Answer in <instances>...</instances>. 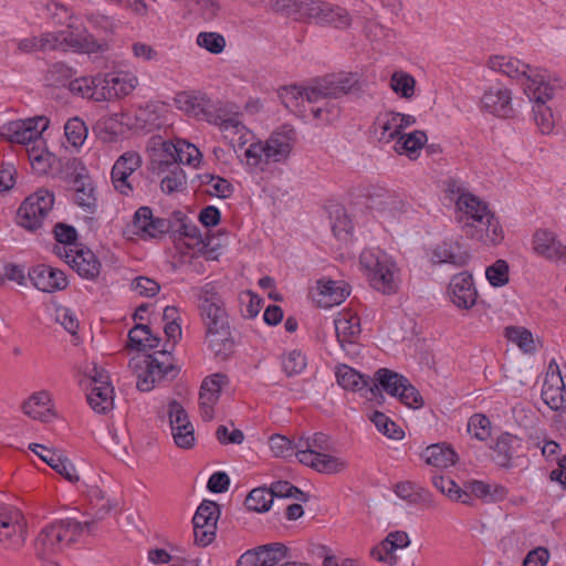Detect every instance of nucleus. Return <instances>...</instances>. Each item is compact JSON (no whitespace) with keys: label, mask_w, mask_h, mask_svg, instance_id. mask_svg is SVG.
Wrapping results in <instances>:
<instances>
[{"label":"nucleus","mask_w":566,"mask_h":566,"mask_svg":"<svg viewBox=\"0 0 566 566\" xmlns=\"http://www.w3.org/2000/svg\"><path fill=\"white\" fill-rule=\"evenodd\" d=\"M505 337L524 353H533L536 349L533 334L525 327L509 326L505 328Z\"/></svg>","instance_id":"obj_48"},{"label":"nucleus","mask_w":566,"mask_h":566,"mask_svg":"<svg viewBox=\"0 0 566 566\" xmlns=\"http://www.w3.org/2000/svg\"><path fill=\"white\" fill-rule=\"evenodd\" d=\"M336 337L349 355H357V345L354 339L360 333L359 317L352 312H342L334 321Z\"/></svg>","instance_id":"obj_26"},{"label":"nucleus","mask_w":566,"mask_h":566,"mask_svg":"<svg viewBox=\"0 0 566 566\" xmlns=\"http://www.w3.org/2000/svg\"><path fill=\"white\" fill-rule=\"evenodd\" d=\"M129 344L137 350L155 349L159 346L160 338L154 335L150 328L144 324H137L128 333Z\"/></svg>","instance_id":"obj_45"},{"label":"nucleus","mask_w":566,"mask_h":566,"mask_svg":"<svg viewBox=\"0 0 566 566\" xmlns=\"http://www.w3.org/2000/svg\"><path fill=\"white\" fill-rule=\"evenodd\" d=\"M39 44L41 52L53 50H83L86 52H102L106 49L105 43H97L93 39H83L75 36L70 30L57 32H45L40 35Z\"/></svg>","instance_id":"obj_12"},{"label":"nucleus","mask_w":566,"mask_h":566,"mask_svg":"<svg viewBox=\"0 0 566 566\" xmlns=\"http://www.w3.org/2000/svg\"><path fill=\"white\" fill-rule=\"evenodd\" d=\"M358 77L355 74L342 75L336 78H325L317 82L318 92H321L323 98L326 96L342 97L343 95L358 90Z\"/></svg>","instance_id":"obj_35"},{"label":"nucleus","mask_w":566,"mask_h":566,"mask_svg":"<svg viewBox=\"0 0 566 566\" xmlns=\"http://www.w3.org/2000/svg\"><path fill=\"white\" fill-rule=\"evenodd\" d=\"M468 431L478 440L485 441L491 436V422L485 416L475 413L469 419Z\"/></svg>","instance_id":"obj_64"},{"label":"nucleus","mask_w":566,"mask_h":566,"mask_svg":"<svg viewBox=\"0 0 566 566\" xmlns=\"http://www.w3.org/2000/svg\"><path fill=\"white\" fill-rule=\"evenodd\" d=\"M90 527V522L82 524L72 518L60 520L44 526L34 541L36 557L41 560H50L77 542L84 528Z\"/></svg>","instance_id":"obj_4"},{"label":"nucleus","mask_w":566,"mask_h":566,"mask_svg":"<svg viewBox=\"0 0 566 566\" xmlns=\"http://www.w3.org/2000/svg\"><path fill=\"white\" fill-rule=\"evenodd\" d=\"M175 146L177 150L175 154L176 164L180 163L192 167L199 166L202 155L195 145L184 139H177Z\"/></svg>","instance_id":"obj_52"},{"label":"nucleus","mask_w":566,"mask_h":566,"mask_svg":"<svg viewBox=\"0 0 566 566\" xmlns=\"http://www.w3.org/2000/svg\"><path fill=\"white\" fill-rule=\"evenodd\" d=\"M23 411L34 420L48 421L53 416L50 395L46 391L33 394L23 403Z\"/></svg>","instance_id":"obj_39"},{"label":"nucleus","mask_w":566,"mask_h":566,"mask_svg":"<svg viewBox=\"0 0 566 566\" xmlns=\"http://www.w3.org/2000/svg\"><path fill=\"white\" fill-rule=\"evenodd\" d=\"M279 96L286 108L300 113H306L308 111L306 106L310 103H317L323 98L318 92L317 82L306 87L297 85L282 87L279 91Z\"/></svg>","instance_id":"obj_20"},{"label":"nucleus","mask_w":566,"mask_h":566,"mask_svg":"<svg viewBox=\"0 0 566 566\" xmlns=\"http://www.w3.org/2000/svg\"><path fill=\"white\" fill-rule=\"evenodd\" d=\"M448 297L460 310H470L475 305L478 291L469 272H460L451 277Z\"/></svg>","instance_id":"obj_19"},{"label":"nucleus","mask_w":566,"mask_h":566,"mask_svg":"<svg viewBox=\"0 0 566 566\" xmlns=\"http://www.w3.org/2000/svg\"><path fill=\"white\" fill-rule=\"evenodd\" d=\"M424 461L432 467L447 469L457 463V453L446 444H432L423 452Z\"/></svg>","instance_id":"obj_42"},{"label":"nucleus","mask_w":566,"mask_h":566,"mask_svg":"<svg viewBox=\"0 0 566 566\" xmlns=\"http://www.w3.org/2000/svg\"><path fill=\"white\" fill-rule=\"evenodd\" d=\"M28 277L35 289L46 293L61 291L67 286L66 276L61 270L44 264L29 271Z\"/></svg>","instance_id":"obj_27"},{"label":"nucleus","mask_w":566,"mask_h":566,"mask_svg":"<svg viewBox=\"0 0 566 566\" xmlns=\"http://www.w3.org/2000/svg\"><path fill=\"white\" fill-rule=\"evenodd\" d=\"M532 244L533 251L548 261L562 259L566 251L557 235L546 229H539L534 233Z\"/></svg>","instance_id":"obj_30"},{"label":"nucleus","mask_w":566,"mask_h":566,"mask_svg":"<svg viewBox=\"0 0 566 566\" xmlns=\"http://www.w3.org/2000/svg\"><path fill=\"white\" fill-rule=\"evenodd\" d=\"M219 516L220 509L216 502L206 500L198 506L192 518L197 544L207 546L214 539Z\"/></svg>","instance_id":"obj_15"},{"label":"nucleus","mask_w":566,"mask_h":566,"mask_svg":"<svg viewBox=\"0 0 566 566\" xmlns=\"http://www.w3.org/2000/svg\"><path fill=\"white\" fill-rule=\"evenodd\" d=\"M304 465L312 468L318 473L337 474L344 472L347 469L348 462L342 457H336L324 452Z\"/></svg>","instance_id":"obj_43"},{"label":"nucleus","mask_w":566,"mask_h":566,"mask_svg":"<svg viewBox=\"0 0 566 566\" xmlns=\"http://www.w3.org/2000/svg\"><path fill=\"white\" fill-rule=\"evenodd\" d=\"M54 196L45 189H40L29 196L20 206L17 220L18 224L29 231L40 229L53 208Z\"/></svg>","instance_id":"obj_8"},{"label":"nucleus","mask_w":566,"mask_h":566,"mask_svg":"<svg viewBox=\"0 0 566 566\" xmlns=\"http://www.w3.org/2000/svg\"><path fill=\"white\" fill-rule=\"evenodd\" d=\"M485 276L492 286H503L509 282V264L497 260L485 270Z\"/></svg>","instance_id":"obj_63"},{"label":"nucleus","mask_w":566,"mask_h":566,"mask_svg":"<svg viewBox=\"0 0 566 566\" xmlns=\"http://www.w3.org/2000/svg\"><path fill=\"white\" fill-rule=\"evenodd\" d=\"M390 88L400 97L409 99L415 95L416 80L403 71H396L390 77Z\"/></svg>","instance_id":"obj_49"},{"label":"nucleus","mask_w":566,"mask_h":566,"mask_svg":"<svg viewBox=\"0 0 566 566\" xmlns=\"http://www.w3.org/2000/svg\"><path fill=\"white\" fill-rule=\"evenodd\" d=\"M129 367L136 374V386L140 391H149L161 379L177 375L172 357L167 350L135 357L130 360Z\"/></svg>","instance_id":"obj_7"},{"label":"nucleus","mask_w":566,"mask_h":566,"mask_svg":"<svg viewBox=\"0 0 566 566\" xmlns=\"http://www.w3.org/2000/svg\"><path fill=\"white\" fill-rule=\"evenodd\" d=\"M375 378L377 386H380L388 395L399 398L407 407L415 409L422 407L421 395L402 375L387 368H380Z\"/></svg>","instance_id":"obj_9"},{"label":"nucleus","mask_w":566,"mask_h":566,"mask_svg":"<svg viewBox=\"0 0 566 566\" xmlns=\"http://www.w3.org/2000/svg\"><path fill=\"white\" fill-rule=\"evenodd\" d=\"M542 398L551 409L566 413V388L558 365L554 361L548 365Z\"/></svg>","instance_id":"obj_17"},{"label":"nucleus","mask_w":566,"mask_h":566,"mask_svg":"<svg viewBox=\"0 0 566 566\" xmlns=\"http://www.w3.org/2000/svg\"><path fill=\"white\" fill-rule=\"evenodd\" d=\"M87 401L98 413H106L114 407V388L112 385L91 387Z\"/></svg>","instance_id":"obj_44"},{"label":"nucleus","mask_w":566,"mask_h":566,"mask_svg":"<svg viewBox=\"0 0 566 566\" xmlns=\"http://www.w3.org/2000/svg\"><path fill=\"white\" fill-rule=\"evenodd\" d=\"M455 220L462 232L484 245H496L504 232L489 203L467 190H458L454 200Z\"/></svg>","instance_id":"obj_1"},{"label":"nucleus","mask_w":566,"mask_h":566,"mask_svg":"<svg viewBox=\"0 0 566 566\" xmlns=\"http://www.w3.org/2000/svg\"><path fill=\"white\" fill-rule=\"evenodd\" d=\"M371 209L380 222L392 224L406 211V203L396 196L386 195L374 200Z\"/></svg>","instance_id":"obj_33"},{"label":"nucleus","mask_w":566,"mask_h":566,"mask_svg":"<svg viewBox=\"0 0 566 566\" xmlns=\"http://www.w3.org/2000/svg\"><path fill=\"white\" fill-rule=\"evenodd\" d=\"M220 128L223 134V137L231 143L232 139L240 133L248 134V128L241 123V120L237 116L232 117H222L220 115H214L213 120L210 122Z\"/></svg>","instance_id":"obj_54"},{"label":"nucleus","mask_w":566,"mask_h":566,"mask_svg":"<svg viewBox=\"0 0 566 566\" xmlns=\"http://www.w3.org/2000/svg\"><path fill=\"white\" fill-rule=\"evenodd\" d=\"M306 365V357L298 349L290 350L282 356V368L289 377L301 374Z\"/></svg>","instance_id":"obj_59"},{"label":"nucleus","mask_w":566,"mask_h":566,"mask_svg":"<svg viewBox=\"0 0 566 566\" xmlns=\"http://www.w3.org/2000/svg\"><path fill=\"white\" fill-rule=\"evenodd\" d=\"M337 96H326L317 103H310L308 113L321 123H331L339 115V107L335 102Z\"/></svg>","instance_id":"obj_47"},{"label":"nucleus","mask_w":566,"mask_h":566,"mask_svg":"<svg viewBox=\"0 0 566 566\" xmlns=\"http://www.w3.org/2000/svg\"><path fill=\"white\" fill-rule=\"evenodd\" d=\"M395 493L398 497L411 504H422L429 506L432 503L431 495L428 491L409 481L399 482L396 484Z\"/></svg>","instance_id":"obj_46"},{"label":"nucleus","mask_w":566,"mask_h":566,"mask_svg":"<svg viewBox=\"0 0 566 566\" xmlns=\"http://www.w3.org/2000/svg\"><path fill=\"white\" fill-rule=\"evenodd\" d=\"M520 448V438L507 432L502 433L492 447V459L502 468H511L512 459Z\"/></svg>","instance_id":"obj_34"},{"label":"nucleus","mask_w":566,"mask_h":566,"mask_svg":"<svg viewBox=\"0 0 566 566\" xmlns=\"http://www.w3.org/2000/svg\"><path fill=\"white\" fill-rule=\"evenodd\" d=\"M481 107L489 114L511 117L514 112L511 90L502 85L490 86L481 97Z\"/></svg>","instance_id":"obj_25"},{"label":"nucleus","mask_w":566,"mask_h":566,"mask_svg":"<svg viewBox=\"0 0 566 566\" xmlns=\"http://www.w3.org/2000/svg\"><path fill=\"white\" fill-rule=\"evenodd\" d=\"M316 302L321 307L338 305L349 295V285L345 281L319 280Z\"/></svg>","instance_id":"obj_32"},{"label":"nucleus","mask_w":566,"mask_h":566,"mask_svg":"<svg viewBox=\"0 0 566 566\" xmlns=\"http://www.w3.org/2000/svg\"><path fill=\"white\" fill-rule=\"evenodd\" d=\"M488 65L495 72L520 81L530 99L542 101L555 91L556 85L551 84L543 72L531 69L516 57L494 55L489 59Z\"/></svg>","instance_id":"obj_3"},{"label":"nucleus","mask_w":566,"mask_h":566,"mask_svg":"<svg viewBox=\"0 0 566 566\" xmlns=\"http://www.w3.org/2000/svg\"><path fill=\"white\" fill-rule=\"evenodd\" d=\"M149 151L154 169L156 165L159 170H163L161 167L164 166H177L175 142L164 140L161 137H154L150 142Z\"/></svg>","instance_id":"obj_36"},{"label":"nucleus","mask_w":566,"mask_h":566,"mask_svg":"<svg viewBox=\"0 0 566 566\" xmlns=\"http://www.w3.org/2000/svg\"><path fill=\"white\" fill-rule=\"evenodd\" d=\"M432 483L441 493L446 494L451 500L468 503V492L461 490L453 480L442 475H434L432 478Z\"/></svg>","instance_id":"obj_57"},{"label":"nucleus","mask_w":566,"mask_h":566,"mask_svg":"<svg viewBox=\"0 0 566 566\" xmlns=\"http://www.w3.org/2000/svg\"><path fill=\"white\" fill-rule=\"evenodd\" d=\"M329 449L328 437L316 432L307 437H301L295 441V457L302 464L308 463L321 453Z\"/></svg>","instance_id":"obj_31"},{"label":"nucleus","mask_w":566,"mask_h":566,"mask_svg":"<svg viewBox=\"0 0 566 566\" xmlns=\"http://www.w3.org/2000/svg\"><path fill=\"white\" fill-rule=\"evenodd\" d=\"M102 94L105 101L129 95L139 84L138 76L130 71L113 72L102 76Z\"/></svg>","instance_id":"obj_23"},{"label":"nucleus","mask_w":566,"mask_h":566,"mask_svg":"<svg viewBox=\"0 0 566 566\" xmlns=\"http://www.w3.org/2000/svg\"><path fill=\"white\" fill-rule=\"evenodd\" d=\"M49 120L39 116L23 120L10 122L3 125L1 134L11 143L25 145L27 148L43 145L42 133L48 128Z\"/></svg>","instance_id":"obj_10"},{"label":"nucleus","mask_w":566,"mask_h":566,"mask_svg":"<svg viewBox=\"0 0 566 566\" xmlns=\"http://www.w3.org/2000/svg\"><path fill=\"white\" fill-rule=\"evenodd\" d=\"M186 174L179 166H174V168L170 169L160 181V188L167 195L182 191L186 188Z\"/></svg>","instance_id":"obj_56"},{"label":"nucleus","mask_w":566,"mask_h":566,"mask_svg":"<svg viewBox=\"0 0 566 566\" xmlns=\"http://www.w3.org/2000/svg\"><path fill=\"white\" fill-rule=\"evenodd\" d=\"M198 298L208 345L217 356H226L232 347V342L223 301L211 283L199 289Z\"/></svg>","instance_id":"obj_2"},{"label":"nucleus","mask_w":566,"mask_h":566,"mask_svg":"<svg viewBox=\"0 0 566 566\" xmlns=\"http://www.w3.org/2000/svg\"><path fill=\"white\" fill-rule=\"evenodd\" d=\"M142 156L134 150L122 154L113 165L111 180L114 189L124 196L134 191V172L142 166Z\"/></svg>","instance_id":"obj_14"},{"label":"nucleus","mask_w":566,"mask_h":566,"mask_svg":"<svg viewBox=\"0 0 566 566\" xmlns=\"http://www.w3.org/2000/svg\"><path fill=\"white\" fill-rule=\"evenodd\" d=\"M430 260L434 264L464 266L470 260V253L458 241L446 240L431 250Z\"/></svg>","instance_id":"obj_28"},{"label":"nucleus","mask_w":566,"mask_h":566,"mask_svg":"<svg viewBox=\"0 0 566 566\" xmlns=\"http://www.w3.org/2000/svg\"><path fill=\"white\" fill-rule=\"evenodd\" d=\"M554 92L542 101L533 99L535 106L533 108L534 119L542 134H549L554 129V118L552 111L545 106L546 101L551 99Z\"/></svg>","instance_id":"obj_51"},{"label":"nucleus","mask_w":566,"mask_h":566,"mask_svg":"<svg viewBox=\"0 0 566 566\" xmlns=\"http://www.w3.org/2000/svg\"><path fill=\"white\" fill-rule=\"evenodd\" d=\"M307 19L319 25L348 29L353 17L347 9L324 1L311 0L307 4Z\"/></svg>","instance_id":"obj_13"},{"label":"nucleus","mask_w":566,"mask_h":566,"mask_svg":"<svg viewBox=\"0 0 566 566\" xmlns=\"http://www.w3.org/2000/svg\"><path fill=\"white\" fill-rule=\"evenodd\" d=\"M359 265L370 285L382 294H394L399 289V269L385 251L370 248L359 255Z\"/></svg>","instance_id":"obj_5"},{"label":"nucleus","mask_w":566,"mask_h":566,"mask_svg":"<svg viewBox=\"0 0 566 566\" xmlns=\"http://www.w3.org/2000/svg\"><path fill=\"white\" fill-rule=\"evenodd\" d=\"M27 541V523L14 509H0V546L8 551H19Z\"/></svg>","instance_id":"obj_11"},{"label":"nucleus","mask_w":566,"mask_h":566,"mask_svg":"<svg viewBox=\"0 0 566 566\" xmlns=\"http://www.w3.org/2000/svg\"><path fill=\"white\" fill-rule=\"evenodd\" d=\"M133 234L142 239H155L170 230V221L165 218L154 217L149 207H140L134 214L132 222Z\"/></svg>","instance_id":"obj_18"},{"label":"nucleus","mask_w":566,"mask_h":566,"mask_svg":"<svg viewBox=\"0 0 566 566\" xmlns=\"http://www.w3.org/2000/svg\"><path fill=\"white\" fill-rule=\"evenodd\" d=\"M196 43L211 54L222 53L227 44L224 36L217 32H200L197 35Z\"/></svg>","instance_id":"obj_61"},{"label":"nucleus","mask_w":566,"mask_h":566,"mask_svg":"<svg viewBox=\"0 0 566 566\" xmlns=\"http://www.w3.org/2000/svg\"><path fill=\"white\" fill-rule=\"evenodd\" d=\"M272 493L269 489L256 488L253 489L245 499V506L250 511L258 513L266 512L272 505Z\"/></svg>","instance_id":"obj_55"},{"label":"nucleus","mask_w":566,"mask_h":566,"mask_svg":"<svg viewBox=\"0 0 566 566\" xmlns=\"http://www.w3.org/2000/svg\"><path fill=\"white\" fill-rule=\"evenodd\" d=\"M427 142L428 137L423 130L400 134L395 143V150L399 155H406L410 159H416Z\"/></svg>","instance_id":"obj_38"},{"label":"nucleus","mask_w":566,"mask_h":566,"mask_svg":"<svg viewBox=\"0 0 566 566\" xmlns=\"http://www.w3.org/2000/svg\"><path fill=\"white\" fill-rule=\"evenodd\" d=\"M74 202L86 212L94 213L97 208L95 187L91 179L77 177L74 180Z\"/></svg>","instance_id":"obj_40"},{"label":"nucleus","mask_w":566,"mask_h":566,"mask_svg":"<svg viewBox=\"0 0 566 566\" xmlns=\"http://www.w3.org/2000/svg\"><path fill=\"white\" fill-rule=\"evenodd\" d=\"M409 544L410 538L406 532H391L371 549L370 554L376 560L394 566L398 562L396 551L406 548Z\"/></svg>","instance_id":"obj_29"},{"label":"nucleus","mask_w":566,"mask_h":566,"mask_svg":"<svg viewBox=\"0 0 566 566\" xmlns=\"http://www.w3.org/2000/svg\"><path fill=\"white\" fill-rule=\"evenodd\" d=\"M177 107L197 119L210 123L213 120V103L203 93L180 92L176 95Z\"/></svg>","instance_id":"obj_22"},{"label":"nucleus","mask_w":566,"mask_h":566,"mask_svg":"<svg viewBox=\"0 0 566 566\" xmlns=\"http://www.w3.org/2000/svg\"><path fill=\"white\" fill-rule=\"evenodd\" d=\"M32 169L38 174H45L51 167L52 156L44 150L43 145L25 149Z\"/></svg>","instance_id":"obj_60"},{"label":"nucleus","mask_w":566,"mask_h":566,"mask_svg":"<svg viewBox=\"0 0 566 566\" xmlns=\"http://www.w3.org/2000/svg\"><path fill=\"white\" fill-rule=\"evenodd\" d=\"M228 382V377L221 373L212 374L203 379L199 392V405L205 421H210L213 418L214 406Z\"/></svg>","instance_id":"obj_21"},{"label":"nucleus","mask_w":566,"mask_h":566,"mask_svg":"<svg viewBox=\"0 0 566 566\" xmlns=\"http://www.w3.org/2000/svg\"><path fill=\"white\" fill-rule=\"evenodd\" d=\"M395 118L394 112H384L376 117L373 133L379 142L390 143L399 137L401 132Z\"/></svg>","instance_id":"obj_41"},{"label":"nucleus","mask_w":566,"mask_h":566,"mask_svg":"<svg viewBox=\"0 0 566 566\" xmlns=\"http://www.w3.org/2000/svg\"><path fill=\"white\" fill-rule=\"evenodd\" d=\"M102 75L97 76H83L69 82V90L78 96L93 99L96 102L105 101V95L102 94Z\"/></svg>","instance_id":"obj_37"},{"label":"nucleus","mask_w":566,"mask_h":566,"mask_svg":"<svg viewBox=\"0 0 566 566\" xmlns=\"http://www.w3.org/2000/svg\"><path fill=\"white\" fill-rule=\"evenodd\" d=\"M369 419L377 430L384 436L394 440H400L403 438V430L385 413L375 411L370 415Z\"/></svg>","instance_id":"obj_50"},{"label":"nucleus","mask_w":566,"mask_h":566,"mask_svg":"<svg viewBox=\"0 0 566 566\" xmlns=\"http://www.w3.org/2000/svg\"><path fill=\"white\" fill-rule=\"evenodd\" d=\"M64 132L67 142L74 147L82 146L87 137V128L80 117L70 118L64 126Z\"/></svg>","instance_id":"obj_58"},{"label":"nucleus","mask_w":566,"mask_h":566,"mask_svg":"<svg viewBox=\"0 0 566 566\" xmlns=\"http://www.w3.org/2000/svg\"><path fill=\"white\" fill-rule=\"evenodd\" d=\"M54 253L65 259L80 276L94 280L101 271V263L91 250L67 249V247H54Z\"/></svg>","instance_id":"obj_16"},{"label":"nucleus","mask_w":566,"mask_h":566,"mask_svg":"<svg viewBox=\"0 0 566 566\" xmlns=\"http://www.w3.org/2000/svg\"><path fill=\"white\" fill-rule=\"evenodd\" d=\"M337 382L340 387L352 391H365L368 400L382 397L376 382L369 386L370 379L347 365H338L335 370Z\"/></svg>","instance_id":"obj_24"},{"label":"nucleus","mask_w":566,"mask_h":566,"mask_svg":"<svg viewBox=\"0 0 566 566\" xmlns=\"http://www.w3.org/2000/svg\"><path fill=\"white\" fill-rule=\"evenodd\" d=\"M263 566H274L286 557L287 549L281 543H272L256 548Z\"/></svg>","instance_id":"obj_62"},{"label":"nucleus","mask_w":566,"mask_h":566,"mask_svg":"<svg viewBox=\"0 0 566 566\" xmlns=\"http://www.w3.org/2000/svg\"><path fill=\"white\" fill-rule=\"evenodd\" d=\"M311 0H275L272 9L276 13L285 14L287 17H295L296 19H307V4Z\"/></svg>","instance_id":"obj_53"},{"label":"nucleus","mask_w":566,"mask_h":566,"mask_svg":"<svg viewBox=\"0 0 566 566\" xmlns=\"http://www.w3.org/2000/svg\"><path fill=\"white\" fill-rule=\"evenodd\" d=\"M296 134L293 128L282 127L272 133L266 142L252 143L244 150V159L251 168H263L269 161L281 163L289 158Z\"/></svg>","instance_id":"obj_6"}]
</instances>
